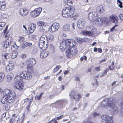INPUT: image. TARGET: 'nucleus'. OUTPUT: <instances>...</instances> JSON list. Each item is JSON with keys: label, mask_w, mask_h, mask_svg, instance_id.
Returning a JSON list of instances; mask_svg holds the SVG:
<instances>
[{"label": "nucleus", "mask_w": 123, "mask_h": 123, "mask_svg": "<svg viewBox=\"0 0 123 123\" xmlns=\"http://www.w3.org/2000/svg\"><path fill=\"white\" fill-rule=\"evenodd\" d=\"M66 51V55L68 56H72L73 55L76 54L77 53V49L75 48H68Z\"/></svg>", "instance_id": "obj_9"}, {"label": "nucleus", "mask_w": 123, "mask_h": 123, "mask_svg": "<svg viewBox=\"0 0 123 123\" xmlns=\"http://www.w3.org/2000/svg\"><path fill=\"white\" fill-rule=\"evenodd\" d=\"M77 41L79 43H81L82 42L86 41V40H85L84 38H78L77 39Z\"/></svg>", "instance_id": "obj_37"}, {"label": "nucleus", "mask_w": 123, "mask_h": 123, "mask_svg": "<svg viewBox=\"0 0 123 123\" xmlns=\"http://www.w3.org/2000/svg\"><path fill=\"white\" fill-rule=\"evenodd\" d=\"M100 115L99 113H97L96 112H94L93 114V115L94 117L98 116Z\"/></svg>", "instance_id": "obj_50"}, {"label": "nucleus", "mask_w": 123, "mask_h": 123, "mask_svg": "<svg viewBox=\"0 0 123 123\" xmlns=\"http://www.w3.org/2000/svg\"><path fill=\"white\" fill-rule=\"evenodd\" d=\"M5 77L4 74L2 73H0V78L3 80Z\"/></svg>", "instance_id": "obj_47"}, {"label": "nucleus", "mask_w": 123, "mask_h": 123, "mask_svg": "<svg viewBox=\"0 0 123 123\" xmlns=\"http://www.w3.org/2000/svg\"><path fill=\"white\" fill-rule=\"evenodd\" d=\"M37 52V50L36 49L34 48L32 51L31 53L33 55L35 54Z\"/></svg>", "instance_id": "obj_45"}, {"label": "nucleus", "mask_w": 123, "mask_h": 123, "mask_svg": "<svg viewBox=\"0 0 123 123\" xmlns=\"http://www.w3.org/2000/svg\"><path fill=\"white\" fill-rule=\"evenodd\" d=\"M117 4L118 6L120 8L123 7L122 2L119 0H117Z\"/></svg>", "instance_id": "obj_41"}, {"label": "nucleus", "mask_w": 123, "mask_h": 123, "mask_svg": "<svg viewBox=\"0 0 123 123\" xmlns=\"http://www.w3.org/2000/svg\"><path fill=\"white\" fill-rule=\"evenodd\" d=\"M18 52L17 51H14L12 52L11 55V57L12 58H14L17 57Z\"/></svg>", "instance_id": "obj_34"}, {"label": "nucleus", "mask_w": 123, "mask_h": 123, "mask_svg": "<svg viewBox=\"0 0 123 123\" xmlns=\"http://www.w3.org/2000/svg\"><path fill=\"white\" fill-rule=\"evenodd\" d=\"M25 39V38L24 37L22 36H20L19 37L18 39V41L20 42H21L23 41Z\"/></svg>", "instance_id": "obj_39"}, {"label": "nucleus", "mask_w": 123, "mask_h": 123, "mask_svg": "<svg viewBox=\"0 0 123 123\" xmlns=\"http://www.w3.org/2000/svg\"><path fill=\"white\" fill-rule=\"evenodd\" d=\"M85 23V21L83 20H79L78 21L77 26L80 29H82L84 27Z\"/></svg>", "instance_id": "obj_19"}, {"label": "nucleus", "mask_w": 123, "mask_h": 123, "mask_svg": "<svg viewBox=\"0 0 123 123\" xmlns=\"http://www.w3.org/2000/svg\"><path fill=\"white\" fill-rule=\"evenodd\" d=\"M103 21L102 18H98L94 21L93 23L96 25L101 24L102 23Z\"/></svg>", "instance_id": "obj_24"}, {"label": "nucleus", "mask_w": 123, "mask_h": 123, "mask_svg": "<svg viewBox=\"0 0 123 123\" xmlns=\"http://www.w3.org/2000/svg\"><path fill=\"white\" fill-rule=\"evenodd\" d=\"M27 64L28 65L27 68H29L36 64V61L35 59L33 58H31L28 60Z\"/></svg>", "instance_id": "obj_14"}, {"label": "nucleus", "mask_w": 123, "mask_h": 123, "mask_svg": "<svg viewBox=\"0 0 123 123\" xmlns=\"http://www.w3.org/2000/svg\"><path fill=\"white\" fill-rule=\"evenodd\" d=\"M36 27V25L35 24H31V26H30L28 28V31H29L28 34H30L33 32L35 30Z\"/></svg>", "instance_id": "obj_15"}, {"label": "nucleus", "mask_w": 123, "mask_h": 123, "mask_svg": "<svg viewBox=\"0 0 123 123\" xmlns=\"http://www.w3.org/2000/svg\"><path fill=\"white\" fill-rule=\"evenodd\" d=\"M102 119L101 123H113L112 117L108 115H104L101 117Z\"/></svg>", "instance_id": "obj_6"}, {"label": "nucleus", "mask_w": 123, "mask_h": 123, "mask_svg": "<svg viewBox=\"0 0 123 123\" xmlns=\"http://www.w3.org/2000/svg\"><path fill=\"white\" fill-rule=\"evenodd\" d=\"M60 27L59 24L57 23L52 24L50 27L48 28V31L51 33H54L57 31Z\"/></svg>", "instance_id": "obj_7"}, {"label": "nucleus", "mask_w": 123, "mask_h": 123, "mask_svg": "<svg viewBox=\"0 0 123 123\" xmlns=\"http://www.w3.org/2000/svg\"><path fill=\"white\" fill-rule=\"evenodd\" d=\"M37 24L39 26H44L45 24V22L43 21H39L37 22Z\"/></svg>", "instance_id": "obj_33"}, {"label": "nucleus", "mask_w": 123, "mask_h": 123, "mask_svg": "<svg viewBox=\"0 0 123 123\" xmlns=\"http://www.w3.org/2000/svg\"><path fill=\"white\" fill-rule=\"evenodd\" d=\"M111 21L113 23L116 24L118 22V18L114 15H112L110 17Z\"/></svg>", "instance_id": "obj_20"}, {"label": "nucleus", "mask_w": 123, "mask_h": 123, "mask_svg": "<svg viewBox=\"0 0 123 123\" xmlns=\"http://www.w3.org/2000/svg\"><path fill=\"white\" fill-rule=\"evenodd\" d=\"M13 76L14 75L12 73H9L7 76V82H11Z\"/></svg>", "instance_id": "obj_25"}, {"label": "nucleus", "mask_w": 123, "mask_h": 123, "mask_svg": "<svg viewBox=\"0 0 123 123\" xmlns=\"http://www.w3.org/2000/svg\"><path fill=\"white\" fill-rule=\"evenodd\" d=\"M28 105V106L27 107V111H29L30 106H29L28 105Z\"/></svg>", "instance_id": "obj_62"}, {"label": "nucleus", "mask_w": 123, "mask_h": 123, "mask_svg": "<svg viewBox=\"0 0 123 123\" xmlns=\"http://www.w3.org/2000/svg\"><path fill=\"white\" fill-rule=\"evenodd\" d=\"M16 95L15 92L9 89L4 90V92L3 98L1 101V103L5 104L7 102L12 103L14 101Z\"/></svg>", "instance_id": "obj_1"}, {"label": "nucleus", "mask_w": 123, "mask_h": 123, "mask_svg": "<svg viewBox=\"0 0 123 123\" xmlns=\"http://www.w3.org/2000/svg\"><path fill=\"white\" fill-rule=\"evenodd\" d=\"M25 102L27 103V104L29 106H30L31 101L29 99L26 98L25 99Z\"/></svg>", "instance_id": "obj_36"}, {"label": "nucleus", "mask_w": 123, "mask_h": 123, "mask_svg": "<svg viewBox=\"0 0 123 123\" xmlns=\"http://www.w3.org/2000/svg\"><path fill=\"white\" fill-rule=\"evenodd\" d=\"M46 25H44V27L41 26L40 27L39 29V31L40 32L43 33H47L48 31V30H47V29L46 27Z\"/></svg>", "instance_id": "obj_23"}, {"label": "nucleus", "mask_w": 123, "mask_h": 123, "mask_svg": "<svg viewBox=\"0 0 123 123\" xmlns=\"http://www.w3.org/2000/svg\"><path fill=\"white\" fill-rule=\"evenodd\" d=\"M18 46L17 45H15L13 46V48H15V49H14V50H15L18 49Z\"/></svg>", "instance_id": "obj_54"}, {"label": "nucleus", "mask_w": 123, "mask_h": 123, "mask_svg": "<svg viewBox=\"0 0 123 123\" xmlns=\"http://www.w3.org/2000/svg\"><path fill=\"white\" fill-rule=\"evenodd\" d=\"M117 26V25H115L112 28L110 29V31L111 32H113L115 30V27Z\"/></svg>", "instance_id": "obj_49"}, {"label": "nucleus", "mask_w": 123, "mask_h": 123, "mask_svg": "<svg viewBox=\"0 0 123 123\" xmlns=\"http://www.w3.org/2000/svg\"><path fill=\"white\" fill-rule=\"evenodd\" d=\"M2 13L1 12H0V20L2 19Z\"/></svg>", "instance_id": "obj_58"}, {"label": "nucleus", "mask_w": 123, "mask_h": 123, "mask_svg": "<svg viewBox=\"0 0 123 123\" xmlns=\"http://www.w3.org/2000/svg\"><path fill=\"white\" fill-rule=\"evenodd\" d=\"M21 56L23 58H25L26 56V55L25 54H23L21 55Z\"/></svg>", "instance_id": "obj_57"}, {"label": "nucleus", "mask_w": 123, "mask_h": 123, "mask_svg": "<svg viewBox=\"0 0 123 123\" xmlns=\"http://www.w3.org/2000/svg\"><path fill=\"white\" fill-rule=\"evenodd\" d=\"M48 38L49 40H53L54 39V37L53 35H50L49 36Z\"/></svg>", "instance_id": "obj_46"}, {"label": "nucleus", "mask_w": 123, "mask_h": 123, "mask_svg": "<svg viewBox=\"0 0 123 123\" xmlns=\"http://www.w3.org/2000/svg\"><path fill=\"white\" fill-rule=\"evenodd\" d=\"M5 22H0V31L3 28L5 25Z\"/></svg>", "instance_id": "obj_38"}, {"label": "nucleus", "mask_w": 123, "mask_h": 123, "mask_svg": "<svg viewBox=\"0 0 123 123\" xmlns=\"http://www.w3.org/2000/svg\"><path fill=\"white\" fill-rule=\"evenodd\" d=\"M108 70L109 69H108L107 68L103 73L100 76V77H102L106 75L107 74V71H108Z\"/></svg>", "instance_id": "obj_43"}, {"label": "nucleus", "mask_w": 123, "mask_h": 123, "mask_svg": "<svg viewBox=\"0 0 123 123\" xmlns=\"http://www.w3.org/2000/svg\"><path fill=\"white\" fill-rule=\"evenodd\" d=\"M43 94V93H42L40 94L38 96H36L35 97V99L36 100H40L41 99V97H42V96Z\"/></svg>", "instance_id": "obj_35"}, {"label": "nucleus", "mask_w": 123, "mask_h": 123, "mask_svg": "<svg viewBox=\"0 0 123 123\" xmlns=\"http://www.w3.org/2000/svg\"><path fill=\"white\" fill-rule=\"evenodd\" d=\"M6 29H5L2 32V36L4 37L5 34L6 33Z\"/></svg>", "instance_id": "obj_51"}, {"label": "nucleus", "mask_w": 123, "mask_h": 123, "mask_svg": "<svg viewBox=\"0 0 123 123\" xmlns=\"http://www.w3.org/2000/svg\"><path fill=\"white\" fill-rule=\"evenodd\" d=\"M114 65L113 62H112L111 65L109 67V69L111 70H112L114 68V67L113 66Z\"/></svg>", "instance_id": "obj_42"}, {"label": "nucleus", "mask_w": 123, "mask_h": 123, "mask_svg": "<svg viewBox=\"0 0 123 123\" xmlns=\"http://www.w3.org/2000/svg\"><path fill=\"white\" fill-rule=\"evenodd\" d=\"M28 43L27 42H24L23 43V45H25V46L24 47V48L27 45Z\"/></svg>", "instance_id": "obj_55"}, {"label": "nucleus", "mask_w": 123, "mask_h": 123, "mask_svg": "<svg viewBox=\"0 0 123 123\" xmlns=\"http://www.w3.org/2000/svg\"><path fill=\"white\" fill-rule=\"evenodd\" d=\"M115 103L112 98H106L102 102L101 106L102 107L105 108H107L108 107L111 108L113 113L117 114L118 112V110L117 108L115 106Z\"/></svg>", "instance_id": "obj_2"}, {"label": "nucleus", "mask_w": 123, "mask_h": 123, "mask_svg": "<svg viewBox=\"0 0 123 123\" xmlns=\"http://www.w3.org/2000/svg\"><path fill=\"white\" fill-rule=\"evenodd\" d=\"M28 13V11L25 8L20 9L19 12V14L23 16L27 15Z\"/></svg>", "instance_id": "obj_17"}, {"label": "nucleus", "mask_w": 123, "mask_h": 123, "mask_svg": "<svg viewBox=\"0 0 123 123\" xmlns=\"http://www.w3.org/2000/svg\"><path fill=\"white\" fill-rule=\"evenodd\" d=\"M49 53V51L43 50L41 52L40 54V57L41 58H45L48 55Z\"/></svg>", "instance_id": "obj_22"}, {"label": "nucleus", "mask_w": 123, "mask_h": 123, "mask_svg": "<svg viewBox=\"0 0 123 123\" xmlns=\"http://www.w3.org/2000/svg\"><path fill=\"white\" fill-rule=\"evenodd\" d=\"M21 121V120L20 119V118L18 117H16L13 119L12 118H10L9 121L11 123H18V122L19 123H22Z\"/></svg>", "instance_id": "obj_21"}, {"label": "nucleus", "mask_w": 123, "mask_h": 123, "mask_svg": "<svg viewBox=\"0 0 123 123\" xmlns=\"http://www.w3.org/2000/svg\"><path fill=\"white\" fill-rule=\"evenodd\" d=\"M61 66L59 65L57 66L54 69L53 71L54 72H55L58 70L60 68Z\"/></svg>", "instance_id": "obj_40"}, {"label": "nucleus", "mask_w": 123, "mask_h": 123, "mask_svg": "<svg viewBox=\"0 0 123 123\" xmlns=\"http://www.w3.org/2000/svg\"><path fill=\"white\" fill-rule=\"evenodd\" d=\"M14 68L13 65L12 64H9L6 67V69L7 71H10L12 70Z\"/></svg>", "instance_id": "obj_27"}, {"label": "nucleus", "mask_w": 123, "mask_h": 123, "mask_svg": "<svg viewBox=\"0 0 123 123\" xmlns=\"http://www.w3.org/2000/svg\"><path fill=\"white\" fill-rule=\"evenodd\" d=\"M9 52L8 51H4L2 53V56L4 58L6 59H8L9 58Z\"/></svg>", "instance_id": "obj_26"}, {"label": "nucleus", "mask_w": 123, "mask_h": 123, "mask_svg": "<svg viewBox=\"0 0 123 123\" xmlns=\"http://www.w3.org/2000/svg\"><path fill=\"white\" fill-rule=\"evenodd\" d=\"M42 10V8L40 7L35 8L32 12V16L34 17L38 16L41 13Z\"/></svg>", "instance_id": "obj_11"}, {"label": "nucleus", "mask_w": 123, "mask_h": 123, "mask_svg": "<svg viewBox=\"0 0 123 123\" xmlns=\"http://www.w3.org/2000/svg\"><path fill=\"white\" fill-rule=\"evenodd\" d=\"M97 15L96 12L93 11L89 13L88 14V18L91 20L93 19L95 17L97 16Z\"/></svg>", "instance_id": "obj_16"}, {"label": "nucleus", "mask_w": 123, "mask_h": 123, "mask_svg": "<svg viewBox=\"0 0 123 123\" xmlns=\"http://www.w3.org/2000/svg\"><path fill=\"white\" fill-rule=\"evenodd\" d=\"M65 3L66 4L71 5L73 3L72 0H65Z\"/></svg>", "instance_id": "obj_32"}, {"label": "nucleus", "mask_w": 123, "mask_h": 123, "mask_svg": "<svg viewBox=\"0 0 123 123\" xmlns=\"http://www.w3.org/2000/svg\"><path fill=\"white\" fill-rule=\"evenodd\" d=\"M69 96L71 99H74L75 100L79 101L81 98L80 94H79L75 92L74 91H72Z\"/></svg>", "instance_id": "obj_10"}, {"label": "nucleus", "mask_w": 123, "mask_h": 123, "mask_svg": "<svg viewBox=\"0 0 123 123\" xmlns=\"http://www.w3.org/2000/svg\"><path fill=\"white\" fill-rule=\"evenodd\" d=\"M74 8L73 7H66L63 10L62 16L63 17L66 18L71 17L74 14Z\"/></svg>", "instance_id": "obj_4"}, {"label": "nucleus", "mask_w": 123, "mask_h": 123, "mask_svg": "<svg viewBox=\"0 0 123 123\" xmlns=\"http://www.w3.org/2000/svg\"><path fill=\"white\" fill-rule=\"evenodd\" d=\"M2 19L3 18H7L8 17V15L5 13H2Z\"/></svg>", "instance_id": "obj_44"}, {"label": "nucleus", "mask_w": 123, "mask_h": 123, "mask_svg": "<svg viewBox=\"0 0 123 123\" xmlns=\"http://www.w3.org/2000/svg\"><path fill=\"white\" fill-rule=\"evenodd\" d=\"M89 28L90 29V30L91 29V31H84L83 32V34L84 35H86L89 36H93L94 35L93 32L94 31V30H95V28H94L93 27H89L87 28V30H88L89 29H88V28Z\"/></svg>", "instance_id": "obj_12"}, {"label": "nucleus", "mask_w": 123, "mask_h": 123, "mask_svg": "<svg viewBox=\"0 0 123 123\" xmlns=\"http://www.w3.org/2000/svg\"><path fill=\"white\" fill-rule=\"evenodd\" d=\"M98 51L100 53H101L102 52V49L101 48H99L98 49Z\"/></svg>", "instance_id": "obj_59"}, {"label": "nucleus", "mask_w": 123, "mask_h": 123, "mask_svg": "<svg viewBox=\"0 0 123 123\" xmlns=\"http://www.w3.org/2000/svg\"><path fill=\"white\" fill-rule=\"evenodd\" d=\"M5 3L4 1H0V10H3L5 8L6 6Z\"/></svg>", "instance_id": "obj_28"}, {"label": "nucleus", "mask_w": 123, "mask_h": 123, "mask_svg": "<svg viewBox=\"0 0 123 123\" xmlns=\"http://www.w3.org/2000/svg\"><path fill=\"white\" fill-rule=\"evenodd\" d=\"M75 78V80H76L78 81H79V78L78 77H76Z\"/></svg>", "instance_id": "obj_63"}, {"label": "nucleus", "mask_w": 123, "mask_h": 123, "mask_svg": "<svg viewBox=\"0 0 123 123\" xmlns=\"http://www.w3.org/2000/svg\"><path fill=\"white\" fill-rule=\"evenodd\" d=\"M47 39V37L44 35H42L40 38L39 45L40 48L42 50H45L48 47Z\"/></svg>", "instance_id": "obj_5"}, {"label": "nucleus", "mask_w": 123, "mask_h": 123, "mask_svg": "<svg viewBox=\"0 0 123 123\" xmlns=\"http://www.w3.org/2000/svg\"><path fill=\"white\" fill-rule=\"evenodd\" d=\"M20 75L25 80H29L32 78V74L29 72L23 71L20 73Z\"/></svg>", "instance_id": "obj_8"}, {"label": "nucleus", "mask_w": 123, "mask_h": 123, "mask_svg": "<svg viewBox=\"0 0 123 123\" xmlns=\"http://www.w3.org/2000/svg\"><path fill=\"white\" fill-rule=\"evenodd\" d=\"M119 16L120 19L121 20H123V14H120Z\"/></svg>", "instance_id": "obj_53"}, {"label": "nucleus", "mask_w": 123, "mask_h": 123, "mask_svg": "<svg viewBox=\"0 0 123 123\" xmlns=\"http://www.w3.org/2000/svg\"><path fill=\"white\" fill-rule=\"evenodd\" d=\"M68 45L67 42H66V40L63 41L60 45V49L62 51H63L67 48H68Z\"/></svg>", "instance_id": "obj_13"}, {"label": "nucleus", "mask_w": 123, "mask_h": 123, "mask_svg": "<svg viewBox=\"0 0 123 123\" xmlns=\"http://www.w3.org/2000/svg\"><path fill=\"white\" fill-rule=\"evenodd\" d=\"M97 48H94L93 51L94 52H96L97 51Z\"/></svg>", "instance_id": "obj_61"}, {"label": "nucleus", "mask_w": 123, "mask_h": 123, "mask_svg": "<svg viewBox=\"0 0 123 123\" xmlns=\"http://www.w3.org/2000/svg\"><path fill=\"white\" fill-rule=\"evenodd\" d=\"M121 114L123 116V106L122 107V109L121 110Z\"/></svg>", "instance_id": "obj_60"}, {"label": "nucleus", "mask_w": 123, "mask_h": 123, "mask_svg": "<svg viewBox=\"0 0 123 123\" xmlns=\"http://www.w3.org/2000/svg\"><path fill=\"white\" fill-rule=\"evenodd\" d=\"M23 78L21 76L17 75L15 76L14 80L16 82L13 84V87L19 90H21L23 89L24 86L21 81L22 80Z\"/></svg>", "instance_id": "obj_3"}, {"label": "nucleus", "mask_w": 123, "mask_h": 123, "mask_svg": "<svg viewBox=\"0 0 123 123\" xmlns=\"http://www.w3.org/2000/svg\"><path fill=\"white\" fill-rule=\"evenodd\" d=\"M83 57V58L86 61V60L87 57L86 56H84Z\"/></svg>", "instance_id": "obj_64"}, {"label": "nucleus", "mask_w": 123, "mask_h": 123, "mask_svg": "<svg viewBox=\"0 0 123 123\" xmlns=\"http://www.w3.org/2000/svg\"><path fill=\"white\" fill-rule=\"evenodd\" d=\"M4 47L5 49H6L7 48L8 46L10 44L11 42H9L8 41H6L4 42Z\"/></svg>", "instance_id": "obj_31"}, {"label": "nucleus", "mask_w": 123, "mask_h": 123, "mask_svg": "<svg viewBox=\"0 0 123 123\" xmlns=\"http://www.w3.org/2000/svg\"><path fill=\"white\" fill-rule=\"evenodd\" d=\"M66 42L68 44V48H70L72 46H74L75 45L76 42L74 40H71L69 39H67L66 40Z\"/></svg>", "instance_id": "obj_18"}, {"label": "nucleus", "mask_w": 123, "mask_h": 123, "mask_svg": "<svg viewBox=\"0 0 123 123\" xmlns=\"http://www.w3.org/2000/svg\"><path fill=\"white\" fill-rule=\"evenodd\" d=\"M95 70L97 71H99L100 70V68L99 66L95 68Z\"/></svg>", "instance_id": "obj_52"}, {"label": "nucleus", "mask_w": 123, "mask_h": 123, "mask_svg": "<svg viewBox=\"0 0 123 123\" xmlns=\"http://www.w3.org/2000/svg\"><path fill=\"white\" fill-rule=\"evenodd\" d=\"M64 117V116L63 115H62L58 117H56V119L58 120H60L62 118Z\"/></svg>", "instance_id": "obj_48"}, {"label": "nucleus", "mask_w": 123, "mask_h": 123, "mask_svg": "<svg viewBox=\"0 0 123 123\" xmlns=\"http://www.w3.org/2000/svg\"><path fill=\"white\" fill-rule=\"evenodd\" d=\"M97 12H98L99 13H102L104 11L103 7L102 6L98 7L97 8Z\"/></svg>", "instance_id": "obj_30"}, {"label": "nucleus", "mask_w": 123, "mask_h": 123, "mask_svg": "<svg viewBox=\"0 0 123 123\" xmlns=\"http://www.w3.org/2000/svg\"><path fill=\"white\" fill-rule=\"evenodd\" d=\"M70 25L68 24L64 25L63 27V30L65 31H69Z\"/></svg>", "instance_id": "obj_29"}, {"label": "nucleus", "mask_w": 123, "mask_h": 123, "mask_svg": "<svg viewBox=\"0 0 123 123\" xmlns=\"http://www.w3.org/2000/svg\"><path fill=\"white\" fill-rule=\"evenodd\" d=\"M75 24L74 23H72L71 25V27H72L73 29V30L75 29V28H74Z\"/></svg>", "instance_id": "obj_56"}]
</instances>
